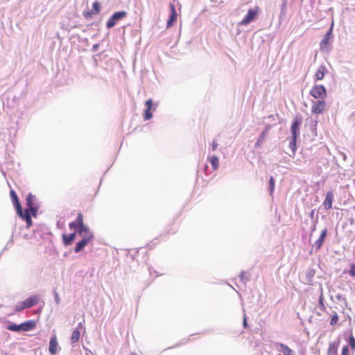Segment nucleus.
I'll return each mask as SVG.
<instances>
[{
	"label": "nucleus",
	"mask_w": 355,
	"mask_h": 355,
	"mask_svg": "<svg viewBox=\"0 0 355 355\" xmlns=\"http://www.w3.org/2000/svg\"><path fill=\"white\" fill-rule=\"evenodd\" d=\"M342 355H349V346L345 345L342 349Z\"/></svg>",
	"instance_id": "a19ab883"
},
{
	"label": "nucleus",
	"mask_w": 355,
	"mask_h": 355,
	"mask_svg": "<svg viewBox=\"0 0 355 355\" xmlns=\"http://www.w3.org/2000/svg\"><path fill=\"white\" fill-rule=\"evenodd\" d=\"M145 105L146 106V109L144 112V120L147 121V120L150 119L153 117V114L151 112V110L153 109V100L151 98L148 99L146 101ZM157 105H158L157 103H155L153 110H155L156 109Z\"/></svg>",
	"instance_id": "39448f33"
},
{
	"label": "nucleus",
	"mask_w": 355,
	"mask_h": 355,
	"mask_svg": "<svg viewBox=\"0 0 355 355\" xmlns=\"http://www.w3.org/2000/svg\"><path fill=\"white\" fill-rule=\"evenodd\" d=\"M271 125H267L265 129L260 134L257 142L255 143V147H261L265 141L266 136L268 135L270 130L271 129Z\"/></svg>",
	"instance_id": "9d476101"
},
{
	"label": "nucleus",
	"mask_w": 355,
	"mask_h": 355,
	"mask_svg": "<svg viewBox=\"0 0 355 355\" xmlns=\"http://www.w3.org/2000/svg\"><path fill=\"white\" fill-rule=\"evenodd\" d=\"M336 299L339 301L343 302L345 304H347L346 298L341 294H338L336 296Z\"/></svg>",
	"instance_id": "79ce46f5"
},
{
	"label": "nucleus",
	"mask_w": 355,
	"mask_h": 355,
	"mask_svg": "<svg viewBox=\"0 0 355 355\" xmlns=\"http://www.w3.org/2000/svg\"><path fill=\"white\" fill-rule=\"evenodd\" d=\"M315 275V270L313 269H309L306 272V278L308 282H311L313 277Z\"/></svg>",
	"instance_id": "7c9ffc66"
},
{
	"label": "nucleus",
	"mask_w": 355,
	"mask_h": 355,
	"mask_svg": "<svg viewBox=\"0 0 355 355\" xmlns=\"http://www.w3.org/2000/svg\"><path fill=\"white\" fill-rule=\"evenodd\" d=\"M26 223L27 227H30L32 225V220L31 218H28L24 220Z\"/></svg>",
	"instance_id": "49530a36"
},
{
	"label": "nucleus",
	"mask_w": 355,
	"mask_h": 355,
	"mask_svg": "<svg viewBox=\"0 0 355 355\" xmlns=\"http://www.w3.org/2000/svg\"><path fill=\"white\" fill-rule=\"evenodd\" d=\"M82 239H85L89 235H91V240L94 238V234L92 232L89 230V228L87 226V231L81 232V234H78Z\"/></svg>",
	"instance_id": "cd10ccee"
},
{
	"label": "nucleus",
	"mask_w": 355,
	"mask_h": 355,
	"mask_svg": "<svg viewBox=\"0 0 355 355\" xmlns=\"http://www.w3.org/2000/svg\"><path fill=\"white\" fill-rule=\"evenodd\" d=\"M297 139V138H296V137H291V141L289 143V148H291V150L293 153V155H291V157H294V155H295V152L297 150V145H296Z\"/></svg>",
	"instance_id": "b1692460"
},
{
	"label": "nucleus",
	"mask_w": 355,
	"mask_h": 355,
	"mask_svg": "<svg viewBox=\"0 0 355 355\" xmlns=\"http://www.w3.org/2000/svg\"><path fill=\"white\" fill-rule=\"evenodd\" d=\"M338 321V316L337 315V313H334V315H333L331 316V321H330V324L331 325H335Z\"/></svg>",
	"instance_id": "e433bc0d"
},
{
	"label": "nucleus",
	"mask_w": 355,
	"mask_h": 355,
	"mask_svg": "<svg viewBox=\"0 0 355 355\" xmlns=\"http://www.w3.org/2000/svg\"><path fill=\"white\" fill-rule=\"evenodd\" d=\"M326 102L324 101V99L318 100L317 101H313L311 111L314 114H321L324 110Z\"/></svg>",
	"instance_id": "0eeeda50"
},
{
	"label": "nucleus",
	"mask_w": 355,
	"mask_h": 355,
	"mask_svg": "<svg viewBox=\"0 0 355 355\" xmlns=\"http://www.w3.org/2000/svg\"><path fill=\"white\" fill-rule=\"evenodd\" d=\"M69 228L70 230H75L76 232L78 234V225L75 223V221L69 223Z\"/></svg>",
	"instance_id": "58836bf2"
},
{
	"label": "nucleus",
	"mask_w": 355,
	"mask_h": 355,
	"mask_svg": "<svg viewBox=\"0 0 355 355\" xmlns=\"http://www.w3.org/2000/svg\"><path fill=\"white\" fill-rule=\"evenodd\" d=\"M58 348V344L55 336L51 338L49 343V352L51 354L54 355L57 353Z\"/></svg>",
	"instance_id": "a211bd4d"
},
{
	"label": "nucleus",
	"mask_w": 355,
	"mask_h": 355,
	"mask_svg": "<svg viewBox=\"0 0 355 355\" xmlns=\"http://www.w3.org/2000/svg\"><path fill=\"white\" fill-rule=\"evenodd\" d=\"M287 0H282L281 4L280 19H284L286 15Z\"/></svg>",
	"instance_id": "5701e85b"
},
{
	"label": "nucleus",
	"mask_w": 355,
	"mask_h": 355,
	"mask_svg": "<svg viewBox=\"0 0 355 355\" xmlns=\"http://www.w3.org/2000/svg\"><path fill=\"white\" fill-rule=\"evenodd\" d=\"M26 205L28 209H30L32 216L35 217L39 208L35 196L29 193L26 197Z\"/></svg>",
	"instance_id": "f03ea898"
},
{
	"label": "nucleus",
	"mask_w": 355,
	"mask_h": 355,
	"mask_svg": "<svg viewBox=\"0 0 355 355\" xmlns=\"http://www.w3.org/2000/svg\"><path fill=\"white\" fill-rule=\"evenodd\" d=\"M275 180L272 176L270 177L269 180V185H268V191L270 194L272 196V193L275 190Z\"/></svg>",
	"instance_id": "c756f323"
},
{
	"label": "nucleus",
	"mask_w": 355,
	"mask_h": 355,
	"mask_svg": "<svg viewBox=\"0 0 355 355\" xmlns=\"http://www.w3.org/2000/svg\"><path fill=\"white\" fill-rule=\"evenodd\" d=\"M303 1H304V0H300V3H299V4H300V6H302V3Z\"/></svg>",
	"instance_id": "603ef678"
},
{
	"label": "nucleus",
	"mask_w": 355,
	"mask_h": 355,
	"mask_svg": "<svg viewBox=\"0 0 355 355\" xmlns=\"http://www.w3.org/2000/svg\"><path fill=\"white\" fill-rule=\"evenodd\" d=\"M10 198H11L13 205L16 209L17 213V214L21 213V204L19 202V200L17 196V193L13 190L10 191Z\"/></svg>",
	"instance_id": "dca6fc26"
},
{
	"label": "nucleus",
	"mask_w": 355,
	"mask_h": 355,
	"mask_svg": "<svg viewBox=\"0 0 355 355\" xmlns=\"http://www.w3.org/2000/svg\"><path fill=\"white\" fill-rule=\"evenodd\" d=\"M309 217L312 220V222L315 220V209H312L311 211V212L309 213Z\"/></svg>",
	"instance_id": "a18cd8bd"
},
{
	"label": "nucleus",
	"mask_w": 355,
	"mask_h": 355,
	"mask_svg": "<svg viewBox=\"0 0 355 355\" xmlns=\"http://www.w3.org/2000/svg\"><path fill=\"white\" fill-rule=\"evenodd\" d=\"M101 6L98 2L95 1L92 5V12L94 14H98L100 11Z\"/></svg>",
	"instance_id": "473e14b6"
},
{
	"label": "nucleus",
	"mask_w": 355,
	"mask_h": 355,
	"mask_svg": "<svg viewBox=\"0 0 355 355\" xmlns=\"http://www.w3.org/2000/svg\"><path fill=\"white\" fill-rule=\"evenodd\" d=\"M21 324H17L15 323L10 322L6 327L9 331L19 332L21 331Z\"/></svg>",
	"instance_id": "393cba45"
},
{
	"label": "nucleus",
	"mask_w": 355,
	"mask_h": 355,
	"mask_svg": "<svg viewBox=\"0 0 355 355\" xmlns=\"http://www.w3.org/2000/svg\"><path fill=\"white\" fill-rule=\"evenodd\" d=\"M334 193L332 191H328L326 194L324 202H323L325 209L328 210L332 207Z\"/></svg>",
	"instance_id": "f3484780"
},
{
	"label": "nucleus",
	"mask_w": 355,
	"mask_h": 355,
	"mask_svg": "<svg viewBox=\"0 0 355 355\" xmlns=\"http://www.w3.org/2000/svg\"><path fill=\"white\" fill-rule=\"evenodd\" d=\"M318 222V216L317 215L316 217H315V220H314L313 222H312V225H311V233L312 234L313 232L315 231L316 230V225Z\"/></svg>",
	"instance_id": "f704fd0d"
},
{
	"label": "nucleus",
	"mask_w": 355,
	"mask_h": 355,
	"mask_svg": "<svg viewBox=\"0 0 355 355\" xmlns=\"http://www.w3.org/2000/svg\"><path fill=\"white\" fill-rule=\"evenodd\" d=\"M217 147H218V143H217V141L216 140H214L212 141L211 146V150L213 151H214V150H216L217 149Z\"/></svg>",
	"instance_id": "37998d69"
},
{
	"label": "nucleus",
	"mask_w": 355,
	"mask_h": 355,
	"mask_svg": "<svg viewBox=\"0 0 355 355\" xmlns=\"http://www.w3.org/2000/svg\"><path fill=\"white\" fill-rule=\"evenodd\" d=\"M84 329L83 323L82 322H79L75 329Z\"/></svg>",
	"instance_id": "8fccbe9b"
},
{
	"label": "nucleus",
	"mask_w": 355,
	"mask_h": 355,
	"mask_svg": "<svg viewBox=\"0 0 355 355\" xmlns=\"http://www.w3.org/2000/svg\"><path fill=\"white\" fill-rule=\"evenodd\" d=\"M209 162L211 163L214 170H216L218 168L219 161L216 155H213L209 157Z\"/></svg>",
	"instance_id": "a878e982"
},
{
	"label": "nucleus",
	"mask_w": 355,
	"mask_h": 355,
	"mask_svg": "<svg viewBox=\"0 0 355 355\" xmlns=\"http://www.w3.org/2000/svg\"><path fill=\"white\" fill-rule=\"evenodd\" d=\"M98 48H99V44H94L93 46H92V51H94V52L97 51Z\"/></svg>",
	"instance_id": "3c124183"
},
{
	"label": "nucleus",
	"mask_w": 355,
	"mask_h": 355,
	"mask_svg": "<svg viewBox=\"0 0 355 355\" xmlns=\"http://www.w3.org/2000/svg\"><path fill=\"white\" fill-rule=\"evenodd\" d=\"M74 221L78 225V234H81L83 231H87V226L83 223V216L82 214L79 213Z\"/></svg>",
	"instance_id": "ddd939ff"
},
{
	"label": "nucleus",
	"mask_w": 355,
	"mask_h": 355,
	"mask_svg": "<svg viewBox=\"0 0 355 355\" xmlns=\"http://www.w3.org/2000/svg\"><path fill=\"white\" fill-rule=\"evenodd\" d=\"M91 241V235L85 239H82L79 242L76 243L74 249L76 253L80 252Z\"/></svg>",
	"instance_id": "4468645a"
},
{
	"label": "nucleus",
	"mask_w": 355,
	"mask_h": 355,
	"mask_svg": "<svg viewBox=\"0 0 355 355\" xmlns=\"http://www.w3.org/2000/svg\"><path fill=\"white\" fill-rule=\"evenodd\" d=\"M170 10H171V15L170 17L166 23V27L170 28L171 27L174 22L177 20L178 17V13L176 12L175 6L172 3L170 4Z\"/></svg>",
	"instance_id": "9b49d317"
},
{
	"label": "nucleus",
	"mask_w": 355,
	"mask_h": 355,
	"mask_svg": "<svg viewBox=\"0 0 355 355\" xmlns=\"http://www.w3.org/2000/svg\"><path fill=\"white\" fill-rule=\"evenodd\" d=\"M275 347L278 352H282L284 355H295V353L293 349L283 343H275Z\"/></svg>",
	"instance_id": "6e6552de"
},
{
	"label": "nucleus",
	"mask_w": 355,
	"mask_h": 355,
	"mask_svg": "<svg viewBox=\"0 0 355 355\" xmlns=\"http://www.w3.org/2000/svg\"><path fill=\"white\" fill-rule=\"evenodd\" d=\"M76 236V232L71 233L68 235L64 234L62 235L64 245L66 246L70 245L73 243V241L75 240Z\"/></svg>",
	"instance_id": "6ab92c4d"
},
{
	"label": "nucleus",
	"mask_w": 355,
	"mask_h": 355,
	"mask_svg": "<svg viewBox=\"0 0 355 355\" xmlns=\"http://www.w3.org/2000/svg\"><path fill=\"white\" fill-rule=\"evenodd\" d=\"M338 342H333L329 343L328 349V355H337Z\"/></svg>",
	"instance_id": "4be33fe9"
},
{
	"label": "nucleus",
	"mask_w": 355,
	"mask_h": 355,
	"mask_svg": "<svg viewBox=\"0 0 355 355\" xmlns=\"http://www.w3.org/2000/svg\"><path fill=\"white\" fill-rule=\"evenodd\" d=\"M319 304L321 310H324L325 306L323 302V296L322 293L320 294V299H319Z\"/></svg>",
	"instance_id": "ea45409f"
},
{
	"label": "nucleus",
	"mask_w": 355,
	"mask_h": 355,
	"mask_svg": "<svg viewBox=\"0 0 355 355\" xmlns=\"http://www.w3.org/2000/svg\"><path fill=\"white\" fill-rule=\"evenodd\" d=\"M4 355H7V354H4Z\"/></svg>",
	"instance_id": "864d4df0"
},
{
	"label": "nucleus",
	"mask_w": 355,
	"mask_h": 355,
	"mask_svg": "<svg viewBox=\"0 0 355 355\" xmlns=\"http://www.w3.org/2000/svg\"><path fill=\"white\" fill-rule=\"evenodd\" d=\"M36 327V322L34 320H28L21 324V329L23 331L33 330Z\"/></svg>",
	"instance_id": "aec40b11"
},
{
	"label": "nucleus",
	"mask_w": 355,
	"mask_h": 355,
	"mask_svg": "<svg viewBox=\"0 0 355 355\" xmlns=\"http://www.w3.org/2000/svg\"><path fill=\"white\" fill-rule=\"evenodd\" d=\"M310 94L315 98H324L327 92L325 87L322 85H315L310 91Z\"/></svg>",
	"instance_id": "20e7f679"
},
{
	"label": "nucleus",
	"mask_w": 355,
	"mask_h": 355,
	"mask_svg": "<svg viewBox=\"0 0 355 355\" xmlns=\"http://www.w3.org/2000/svg\"><path fill=\"white\" fill-rule=\"evenodd\" d=\"M333 26H334V24H332L331 26L327 31L324 38L322 40V41L320 42V49H324L327 48V45L330 43V40L333 37V34H332Z\"/></svg>",
	"instance_id": "1a4fd4ad"
},
{
	"label": "nucleus",
	"mask_w": 355,
	"mask_h": 355,
	"mask_svg": "<svg viewBox=\"0 0 355 355\" xmlns=\"http://www.w3.org/2000/svg\"><path fill=\"white\" fill-rule=\"evenodd\" d=\"M349 345L350 346L352 351L355 350V338L353 335L349 337Z\"/></svg>",
	"instance_id": "72a5a7b5"
},
{
	"label": "nucleus",
	"mask_w": 355,
	"mask_h": 355,
	"mask_svg": "<svg viewBox=\"0 0 355 355\" xmlns=\"http://www.w3.org/2000/svg\"><path fill=\"white\" fill-rule=\"evenodd\" d=\"M17 214L20 218H21L24 220L27 219L28 218H31V216L32 215L30 209H25L24 211H23V210L21 209V213Z\"/></svg>",
	"instance_id": "c85d7f7f"
},
{
	"label": "nucleus",
	"mask_w": 355,
	"mask_h": 355,
	"mask_svg": "<svg viewBox=\"0 0 355 355\" xmlns=\"http://www.w3.org/2000/svg\"><path fill=\"white\" fill-rule=\"evenodd\" d=\"M54 295H55V297H54V298H55V303H56L57 304H58L60 303V297H59V296H58V294L56 292H55V293H54Z\"/></svg>",
	"instance_id": "09e8293b"
},
{
	"label": "nucleus",
	"mask_w": 355,
	"mask_h": 355,
	"mask_svg": "<svg viewBox=\"0 0 355 355\" xmlns=\"http://www.w3.org/2000/svg\"><path fill=\"white\" fill-rule=\"evenodd\" d=\"M243 325L244 328H247L248 327L247 316H246L245 313L243 314Z\"/></svg>",
	"instance_id": "c03bdc74"
},
{
	"label": "nucleus",
	"mask_w": 355,
	"mask_h": 355,
	"mask_svg": "<svg viewBox=\"0 0 355 355\" xmlns=\"http://www.w3.org/2000/svg\"><path fill=\"white\" fill-rule=\"evenodd\" d=\"M24 304H25L24 301L18 302L15 306V311L17 312H20V311H23L24 309H27V307Z\"/></svg>",
	"instance_id": "2f4dec72"
},
{
	"label": "nucleus",
	"mask_w": 355,
	"mask_h": 355,
	"mask_svg": "<svg viewBox=\"0 0 355 355\" xmlns=\"http://www.w3.org/2000/svg\"><path fill=\"white\" fill-rule=\"evenodd\" d=\"M327 229L323 230L320 234V237L313 245V247L315 248V249L316 250H318L322 248L324 241L327 236Z\"/></svg>",
	"instance_id": "f8f14e48"
},
{
	"label": "nucleus",
	"mask_w": 355,
	"mask_h": 355,
	"mask_svg": "<svg viewBox=\"0 0 355 355\" xmlns=\"http://www.w3.org/2000/svg\"><path fill=\"white\" fill-rule=\"evenodd\" d=\"M302 123V118L300 115H296L291 127V137L297 138L300 135V127Z\"/></svg>",
	"instance_id": "7ed1b4c3"
},
{
	"label": "nucleus",
	"mask_w": 355,
	"mask_h": 355,
	"mask_svg": "<svg viewBox=\"0 0 355 355\" xmlns=\"http://www.w3.org/2000/svg\"><path fill=\"white\" fill-rule=\"evenodd\" d=\"M80 335V331L78 329H74L71 336V343L72 344L77 343L79 340Z\"/></svg>",
	"instance_id": "bb28decb"
},
{
	"label": "nucleus",
	"mask_w": 355,
	"mask_h": 355,
	"mask_svg": "<svg viewBox=\"0 0 355 355\" xmlns=\"http://www.w3.org/2000/svg\"><path fill=\"white\" fill-rule=\"evenodd\" d=\"M327 70L324 65L320 66L315 74V80H322L324 78L325 73H327Z\"/></svg>",
	"instance_id": "412c9836"
},
{
	"label": "nucleus",
	"mask_w": 355,
	"mask_h": 355,
	"mask_svg": "<svg viewBox=\"0 0 355 355\" xmlns=\"http://www.w3.org/2000/svg\"><path fill=\"white\" fill-rule=\"evenodd\" d=\"M128 15L125 11H119L114 12L107 20L106 23V27L107 29L113 28L117 23L118 21L126 17Z\"/></svg>",
	"instance_id": "f257e3e1"
},
{
	"label": "nucleus",
	"mask_w": 355,
	"mask_h": 355,
	"mask_svg": "<svg viewBox=\"0 0 355 355\" xmlns=\"http://www.w3.org/2000/svg\"><path fill=\"white\" fill-rule=\"evenodd\" d=\"M92 14H94L92 12V11L91 12H84L83 15L84 17L86 18V19H89V17H92Z\"/></svg>",
	"instance_id": "de8ad7c7"
},
{
	"label": "nucleus",
	"mask_w": 355,
	"mask_h": 355,
	"mask_svg": "<svg viewBox=\"0 0 355 355\" xmlns=\"http://www.w3.org/2000/svg\"><path fill=\"white\" fill-rule=\"evenodd\" d=\"M40 301V296L38 295H33L24 300L25 306L27 308H31L35 306Z\"/></svg>",
	"instance_id": "2eb2a0df"
},
{
	"label": "nucleus",
	"mask_w": 355,
	"mask_h": 355,
	"mask_svg": "<svg viewBox=\"0 0 355 355\" xmlns=\"http://www.w3.org/2000/svg\"><path fill=\"white\" fill-rule=\"evenodd\" d=\"M240 279L243 283H246L249 281V277L246 276V272L244 271H242L240 275Z\"/></svg>",
	"instance_id": "c9c22d12"
},
{
	"label": "nucleus",
	"mask_w": 355,
	"mask_h": 355,
	"mask_svg": "<svg viewBox=\"0 0 355 355\" xmlns=\"http://www.w3.org/2000/svg\"><path fill=\"white\" fill-rule=\"evenodd\" d=\"M349 274L351 277H355V264L354 263L351 264Z\"/></svg>",
	"instance_id": "4c0bfd02"
},
{
	"label": "nucleus",
	"mask_w": 355,
	"mask_h": 355,
	"mask_svg": "<svg viewBox=\"0 0 355 355\" xmlns=\"http://www.w3.org/2000/svg\"><path fill=\"white\" fill-rule=\"evenodd\" d=\"M257 15V12L256 10L254 9H250L243 19L239 23V26L249 24L255 19Z\"/></svg>",
	"instance_id": "423d86ee"
}]
</instances>
